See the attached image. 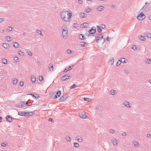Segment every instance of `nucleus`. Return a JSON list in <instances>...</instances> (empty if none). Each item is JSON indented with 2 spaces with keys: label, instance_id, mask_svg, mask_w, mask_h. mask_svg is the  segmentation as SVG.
I'll return each mask as SVG.
<instances>
[{
  "label": "nucleus",
  "instance_id": "11",
  "mask_svg": "<svg viewBox=\"0 0 151 151\" xmlns=\"http://www.w3.org/2000/svg\"><path fill=\"white\" fill-rule=\"evenodd\" d=\"M6 120L8 122H12L14 118L9 115H7L6 117Z\"/></svg>",
  "mask_w": 151,
  "mask_h": 151
},
{
  "label": "nucleus",
  "instance_id": "2",
  "mask_svg": "<svg viewBox=\"0 0 151 151\" xmlns=\"http://www.w3.org/2000/svg\"><path fill=\"white\" fill-rule=\"evenodd\" d=\"M18 114L19 115L22 116H28L35 114V113L32 111L25 112V111H19L18 112Z\"/></svg>",
  "mask_w": 151,
  "mask_h": 151
},
{
  "label": "nucleus",
  "instance_id": "17",
  "mask_svg": "<svg viewBox=\"0 0 151 151\" xmlns=\"http://www.w3.org/2000/svg\"><path fill=\"white\" fill-rule=\"evenodd\" d=\"M26 106L25 105H23L22 104V103L21 102L18 104L17 105V106L19 108H22L24 106Z\"/></svg>",
  "mask_w": 151,
  "mask_h": 151
},
{
  "label": "nucleus",
  "instance_id": "26",
  "mask_svg": "<svg viewBox=\"0 0 151 151\" xmlns=\"http://www.w3.org/2000/svg\"><path fill=\"white\" fill-rule=\"evenodd\" d=\"M79 38L81 40H84L85 39V38L83 35L80 34L79 35Z\"/></svg>",
  "mask_w": 151,
  "mask_h": 151
},
{
  "label": "nucleus",
  "instance_id": "10",
  "mask_svg": "<svg viewBox=\"0 0 151 151\" xmlns=\"http://www.w3.org/2000/svg\"><path fill=\"white\" fill-rule=\"evenodd\" d=\"M61 91H59L57 92L55 94V96L54 97V99H56L58 97H59L61 94Z\"/></svg>",
  "mask_w": 151,
  "mask_h": 151
},
{
  "label": "nucleus",
  "instance_id": "12",
  "mask_svg": "<svg viewBox=\"0 0 151 151\" xmlns=\"http://www.w3.org/2000/svg\"><path fill=\"white\" fill-rule=\"evenodd\" d=\"M123 104L126 107L128 108H131V106H130L129 103L127 101H125L123 103Z\"/></svg>",
  "mask_w": 151,
  "mask_h": 151
},
{
  "label": "nucleus",
  "instance_id": "63",
  "mask_svg": "<svg viewBox=\"0 0 151 151\" xmlns=\"http://www.w3.org/2000/svg\"><path fill=\"white\" fill-rule=\"evenodd\" d=\"M106 40L107 41H109L110 39H109V37H107L106 38Z\"/></svg>",
  "mask_w": 151,
  "mask_h": 151
},
{
  "label": "nucleus",
  "instance_id": "56",
  "mask_svg": "<svg viewBox=\"0 0 151 151\" xmlns=\"http://www.w3.org/2000/svg\"><path fill=\"white\" fill-rule=\"evenodd\" d=\"M67 52L68 54H70L72 52L70 50L68 49L67 50Z\"/></svg>",
  "mask_w": 151,
  "mask_h": 151
},
{
  "label": "nucleus",
  "instance_id": "21",
  "mask_svg": "<svg viewBox=\"0 0 151 151\" xmlns=\"http://www.w3.org/2000/svg\"><path fill=\"white\" fill-rule=\"evenodd\" d=\"M138 37L139 38V39L142 41H145V40H146V39H145V37L144 36H142V35H139Z\"/></svg>",
  "mask_w": 151,
  "mask_h": 151
},
{
  "label": "nucleus",
  "instance_id": "31",
  "mask_svg": "<svg viewBox=\"0 0 151 151\" xmlns=\"http://www.w3.org/2000/svg\"><path fill=\"white\" fill-rule=\"evenodd\" d=\"M116 91L114 90H111L110 91V93L111 95H114L115 94Z\"/></svg>",
  "mask_w": 151,
  "mask_h": 151
},
{
  "label": "nucleus",
  "instance_id": "30",
  "mask_svg": "<svg viewBox=\"0 0 151 151\" xmlns=\"http://www.w3.org/2000/svg\"><path fill=\"white\" fill-rule=\"evenodd\" d=\"M64 96H60L59 98L60 101H65V98H64Z\"/></svg>",
  "mask_w": 151,
  "mask_h": 151
},
{
  "label": "nucleus",
  "instance_id": "52",
  "mask_svg": "<svg viewBox=\"0 0 151 151\" xmlns=\"http://www.w3.org/2000/svg\"><path fill=\"white\" fill-rule=\"evenodd\" d=\"M79 4H82L83 3V0H78Z\"/></svg>",
  "mask_w": 151,
  "mask_h": 151
},
{
  "label": "nucleus",
  "instance_id": "29",
  "mask_svg": "<svg viewBox=\"0 0 151 151\" xmlns=\"http://www.w3.org/2000/svg\"><path fill=\"white\" fill-rule=\"evenodd\" d=\"M65 139L68 142H70L71 141V138L68 135L65 136Z\"/></svg>",
  "mask_w": 151,
  "mask_h": 151
},
{
  "label": "nucleus",
  "instance_id": "14",
  "mask_svg": "<svg viewBox=\"0 0 151 151\" xmlns=\"http://www.w3.org/2000/svg\"><path fill=\"white\" fill-rule=\"evenodd\" d=\"M112 143L114 146L116 145L118 143V140L116 139H114L112 140Z\"/></svg>",
  "mask_w": 151,
  "mask_h": 151
},
{
  "label": "nucleus",
  "instance_id": "15",
  "mask_svg": "<svg viewBox=\"0 0 151 151\" xmlns=\"http://www.w3.org/2000/svg\"><path fill=\"white\" fill-rule=\"evenodd\" d=\"M104 7L103 6L100 5L97 7L96 9L97 10L99 11H101L104 9Z\"/></svg>",
  "mask_w": 151,
  "mask_h": 151
},
{
  "label": "nucleus",
  "instance_id": "43",
  "mask_svg": "<svg viewBox=\"0 0 151 151\" xmlns=\"http://www.w3.org/2000/svg\"><path fill=\"white\" fill-rule=\"evenodd\" d=\"M109 132L110 133L113 134L114 133L115 131L113 129H111L109 130Z\"/></svg>",
  "mask_w": 151,
  "mask_h": 151
},
{
  "label": "nucleus",
  "instance_id": "5",
  "mask_svg": "<svg viewBox=\"0 0 151 151\" xmlns=\"http://www.w3.org/2000/svg\"><path fill=\"white\" fill-rule=\"evenodd\" d=\"M146 17L145 15L143 14L142 12L140 13L137 17V19L139 20H142Z\"/></svg>",
  "mask_w": 151,
  "mask_h": 151
},
{
  "label": "nucleus",
  "instance_id": "13",
  "mask_svg": "<svg viewBox=\"0 0 151 151\" xmlns=\"http://www.w3.org/2000/svg\"><path fill=\"white\" fill-rule=\"evenodd\" d=\"M31 81L32 83H35L36 81V78L35 76L32 75L30 76Z\"/></svg>",
  "mask_w": 151,
  "mask_h": 151
},
{
  "label": "nucleus",
  "instance_id": "35",
  "mask_svg": "<svg viewBox=\"0 0 151 151\" xmlns=\"http://www.w3.org/2000/svg\"><path fill=\"white\" fill-rule=\"evenodd\" d=\"M79 144L77 143L74 142L73 143V146L75 147H79Z\"/></svg>",
  "mask_w": 151,
  "mask_h": 151
},
{
  "label": "nucleus",
  "instance_id": "4",
  "mask_svg": "<svg viewBox=\"0 0 151 151\" xmlns=\"http://www.w3.org/2000/svg\"><path fill=\"white\" fill-rule=\"evenodd\" d=\"M68 29L67 27L65 29H63L62 31V35L63 38H66L68 36Z\"/></svg>",
  "mask_w": 151,
  "mask_h": 151
},
{
  "label": "nucleus",
  "instance_id": "44",
  "mask_svg": "<svg viewBox=\"0 0 151 151\" xmlns=\"http://www.w3.org/2000/svg\"><path fill=\"white\" fill-rule=\"evenodd\" d=\"M43 78L42 76H40L39 77V80L42 82L43 81Z\"/></svg>",
  "mask_w": 151,
  "mask_h": 151
},
{
  "label": "nucleus",
  "instance_id": "55",
  "mask_svg": "<svg viewBox=\"0 0 151 151\" xmlns=\"http://www.w3.org/2000/svg\"><path fill=\"white\" fill-rule=\"evenodd\" d=\"M1 145L2 146L4 147L6 146V144L5 143H2L1 144Z\"/></svg>",
  "mask_w": 151,
  "mask_h": 151
},
{
  "label": "nucleus",
  "instance_id": "6",
  "mask_svg": "<svg viewBox=\"0 0 151 151\" xmlns=\"http://www.w3.org/2000/svg\"><path fill=\"white\" fill-rule=\"evenodd\" d=\"M71 78V76L68 75H65L61 77V79L63 81H64L68 79H70Z\"/></svg>",
  "mask_w": 151,
  "mask_h": 151
},
{
  "label": "nucleus",
  "instance_id": "32",
  "mask_svg": "<svg viewBox=\"0 0 151 151\" xmlns=\"http://www.w3.org/2000/svg\"><path fill=\"white\" fill-rule=\"evenodd\" d=\"M36 32L38 34H40L41 35L43 36V35L42 33V31L40 30H39L38 29H37L36 30Z\"/></svg>",
  "mask_w": 151,
  "mask_h": 151
},
{
  "label": "nucleus",
  "instance_id": "41",
  "mask_svg": "<svg viewBox=\"0 0 151 151\" xmlns=\"http://www.w3.org/2000/svg\"><path fill=\"white\" fill-rule=\"evenodd\" d=\"M77 87L75 84H73L70 88V89H73Z\"/></svg>",
  "mask_w": 151,
  "mask_h": 151
},
{
  "label": "nucleus",
  "instance_id": "53",
  "mask_svg": "<svg viewBox=\"0 0 151 151\" xmlns=\"http://www.w3.org/2000/svg\"><path fill=\"white\" fill-rule=\"evenodd\" d=\"M18 59H19L17 57H14V59L15 61L17 62L18 61Z\"/></svg>",
  "mask_w": 151,
  "mask_h": 151
},
{
  "label": "nucleus",
  "instance_id": "47",
  "mask_svg": "<svg viewBox=\"0 0 151 151\" xmlns=\"http://www.w3.org/2000/svg\"><path fill=\"white\" fill-rule=\"evenodd\" d=\"M121 62L120 60H119L117 62L116 65L119 66L121 64Z\"/></svg>",
  "mask_w": 151,
  "mask_h": 151
},
{
  "label": "nucleus",
  "instance_id": "61",
  "mask_svg": "<svg viewBox=\"0 0 151 151\" xmlns=\"http://www.w3.org/2000/svg\"><path fill=\"white\" fill-rule=\"evenodd\" d=\"M63 96H64V98H65V100L68 97V96L67 95H65Z\"/></svg>",
  "mask_w": 151,
  "mask_h": 151
},
{
  "label": "nucleus",
  "instance_id": "60",
  "mask_svg": "<svg viewBox=\"0 0 151 151\" xmlns=\"http://www.w3.org/2000/svg\"><path fill=\"white\" fill-rule=\"evenodd\" d=\"M28 54L30 56H32V52L30 51L28 53Z\"/></svg>",
  "mask_w": 151,
  "mask_h": 151
},
{
  "label": "nucleus",
  "instance_id": "64",
  "mask_svg": "<svg viewBox=\"0 0 151 151\" xmlns=\"http://www.w3.org/2000/svg\"><path fill=\"white\" fill-rule=\"evenodd\" d=\"M148 18L149 20H151V15H150L148 17Z\"/></svg>",
  "mask_w": 151,
  "mask_h": 151
},
{
  "label": "nucleus",
  "instance_id": "28",
  "mask_svg": "<svg viewBox=\"0 0 151 151\" xmlns=\"http://www.w3.org/2000/svg\"><path fill=\"white\" fill-rule=\"evenodd\" d=\"M1 62L3 64H7L8 62L7 60L4 58L1 60Z\"/></svg>",
  "mask_w": 151,
  "mask_h": 151
},
{
  "label": "nucleus",
  "instance_id": "33",
  "mask_svg": "<svg viewBox=\"0 0 151 151\" xmlns=\"http://www.w3.org/2000/svg\"><path fill=\"white\" fill-rule=\"evenodd\" d=\"M97 29L98 32H100L102 31V29L100 28H101L99 26H97Z\"/></svg>",
  "mask_w": 151,
  "mask_h": 151
},
{
  "label": "nucleus",
  "instance_id": "62",
  "mask_svg": "<svg viewBox=\"0 0 151 151\" xmlns=\"http://www.w3.org/2000/svg\"><path fill=\"white\" fill-rule=\"evenodd\" d=\"M147 136L148 138H150L151 137V135L150 134H147Z\"/></svg>",
  "mask_w": 151,
  "mask_h": 151
},
{
  "label": "nucleus",
  "instance_id": "19",
  "mask_svg": "<svg viewBox=\"0 0 151 151\" xmlns=\"http://www.w3.org/2000/svg\"><path fill=\"white\" fill-rule=\"evenodd\" d=\"M114 62V59L113 58H110L109 60V61L108 63L109 65H112Z\"/></svg>",
  "mask_w": 151,
  "mask_h": 151
},
{
  "label": "nucleus",
  "instance_id": "46",
  "mask_svg": "<svg viewBox=\"0 0 151 151\" xmlns=\"http://www.w3.org/2000/svg\"><path fill=\"white\" fill-rule=\"evenodd\" d=\"M49 68L51 71H53V65H52L50 67H49Z\"/></svg>",
  "mask_w": 151,
  "mask_h": 151
},
{
  "label": "nucleus",
  "instance_id": "40",
  "mask_svg": "<svg viewBox=\"0 0 151 151\" xmlns=\"http://www.w3.org/2000/svg\"><path fill=\"white\" fill-rule=\"evenodd\" d=\"M17 81H18V80L17 79L13 80V83L14 84H16L17 83Z\"/></svg>",
  "mask_w": 151,
  "mask_h": 151
},
{
  "label": "nucleus",
  "instance_id": "54",
  "mask_svg": "<svg viewBox=\"0 0 151 151\" xmlns=\"http://www.w3.org/2000/svg\"><path fill=\"white\" fill-rule=\"evenodd\" d=\"M139 145V143L137 142H135V144H134V146L135 147H137L138 145Z\"/></svg>",
  "mask_w": 151,
  "mask_h": 151
},
{
  "label": "nucleus",
  "instance_id": "22",
  "mask_svg": "<svg viewBox=\"0 0 151 151\" xmlns=\"http://www.w3.org/2000/svg\"><path fill=\"white\" fill-rule=\"evenodd\" d=\"M80 17L81 18H86V16H85V14L83 12H80L79 14Z\"/></svg>",
  "mask_w": 151,
  "mask_h": 151
},
{
  "label": "nucleus",
  "instance_id": "38",
  "mask_svg": "<svg viewBox=\"0 0 151 151\" xmlns=\"http://www.w3.org/2000/svg\"><path fill=\"white\" fill-rule=\"evenodd\" d=\"M84 100L85 101H91V99H90L88 98H84Z\"/></svg>",
  "mask_w": 151,
  "mask_h": 151
},
{
  "label": "nucleus",
  "instance_id": "20",
  "mask_svg": "<svg viewBox=\"0 0 151 151\" xmlns=\"http://www.w3.org/2000/svg\"><path fill=\"white\" fill-rule=\"evenodd\" d=\"M76 139L79 142H81L83 141L82 137L79 136H76Z\"/></svg>",
  "mask_w": 151,
  "mask_h": 151
},
{
  "label": "nucleus",
  "instance_id": "1",
  "mask_svg": "<svg viewBox=\"0 0 151 151\" xmlns=\"http://www.w3.org/2000/svg\"><path fill=\"white\" fill-rule=\"evenodd\" d=\"M72 15L71 12H68L66 11H63L60 13V16L61 18L65 21L68 22L69 21Z\"/></svg>",
  "mask_w": 151,
  "mask_h": 151
},
{
  "label": "nucleus",
  "instance_id": "36",
  "mask_svg": "<svg viewBox=\"0 0 151 151\" xmlns=\"http://www.w3.org/2000/svg\"><path fill=\"white\" fill-rule=\"evenodd\" d=\"M137 46L135 45H133L132 46V48L133 50H135L137 49Z\"/></svg>",
  "mask_w": 151,
  "mask_h": 151
},
{
  "label": "nucleus",
  "instance_id": "59",
  "mask_svg": "<svg viewBox=\"0 0 151 151\" xmlns=\"http://www.w3.org/2000/svg\"><path fill=\"white\" fill-rule=\"evenodd\" d=\"M48 121L49 122H52L53 121V120L51 118H50L48 119Z\"/></svg>",
  "mask_w": 151,
  "mask_h": 151
},
{
  "label": "nucleus",
  "instance_id": "57",
  "mask_svg": "<svg viewBox=\"0 0 151 151\" xmlns=\"http://www.w3.org/2000/svg\"><path fill=\"white\" fill-rule=\"evenodd\" d=\"M122 135L123 136H125L126 135V133L125 132H123L122 134Z\"/></svg>",
  "mask_w": 151,
  "mask_h": 151
},
{
  "label": "nucleus",
  "instance_id": "48",
  "mask_svg": "<svg viewBox=\"0 0 151 151\" xmlns=\"http://www.w3.org/2000/svg\"><path fill=\"white\" fill-rule=\"evenodd\" d=\"M106 27V26L105 25V24H102L101 25V27H100L102 29H104Z\"/></svg>",
  "mask_w": 151,
  "mask_h": 151
},
{
  "label": "nucleus",
  "instance_id": "25",
  "mask_svg": "<svg viewBox=\"0 0 151 151\" xmlns=\"http://www.w3.org/2000/svg\"><path fill=\"white\" fill-rule=\"evenodd\" d=\"M82 25L83 26L82 27H86L88 26L89 24L88 23L84 22L82 24Z\"/></svg>",
  "mask_w": 151,
  "mask_h": 151
},
{
  "label": "nucleus",
  "instance_id": "39",
  "mask_svg": "<svg viewBox=\"0 0 151 151\" xmlns=\"http://www.w3.org/2000/svg\"><path fill=\"white\" fill-rule=\"evenodd\" d=\"M18 53L19 55H20L21 56L23 55L24 54V52H22L21 51H19Z\"/></svg>",
  "mask_w": 151,
  "mask_h": 151
},
{
  "label": "nucleus",
  "instance_id": "8",
  "mask_svg": "<svg viewBox=\"0 0 151 151\" xmlns=\"http://www.w3.org/2000/svg\"><path fill=\"white\" fill-rule=\"evenodd\" d=\"M144 35L148 38H151V33L148 31L145 32L144 33Z\"/></svg>",
  "mask_w": 151,
  "mask_h": 151
},
{
  "label": "nucleus",
  "instance_id": "45",
  "mask_svg": "<svg viewBox=\"0 0 151 151\" xmlns=\"http://www.w3.org/2000/svg\"><path fill=\"white\" fill-rule=\"evenodd\" d=\"M6 40L8 41H10L11 40V37L9 36H7L6 37Z\"/></svg>",
  "mask_w": 151,
  "mask_h": 151
},
{
  "label": "nucleus",
  "instance_id": "23",
  "mask_svg": "<svg viewBox=\"0 0 151 151\" xmlns=\"http://www.w3.org/2000/svg\"><path fill=\"white\" fill-rule=\"evenodd\" d=\"M19 44L16 42H14V43L13 46L16 48H18L19 47Z\"/></svg>",
  "mask_w": 151,
  "mask_h": 151
},
{
  "label": "nucleus",
  "instance_id": "34",
  "mask_svg": "<svg viewBox=\"0 0 151 151\" xmlns=\"http://www.w3.org/2000/svg\"><path fill=\"white\" fill-rule=\"evenodd\" d=\"M145 62L146 63H148V64H150V63L149 62H151V59L149 58H147V59L145 60Z\"/></svg>",
  "mask_w": 151,
  "mask_h": 151
},
{
  "label": "nucleus",
  "instance_id": "27",
  "mask_svg": "<svg viewBox=\"0 0 151 151\" xmlns=\"http://www.w3.org/2000/svg\"><path fill=\"white\" fill-rule=\"evenodd\" d=\"M21 102L22 103V104H23V105H27V106H30L32 105V104H28L25 101H22Z\"/></svg>",
  "mask_w": 151,
  "mask_h": 151
},
{
  "label": "nucleus",
  "instance_id": "9",
  "mask_svg": "<svg viewBox=\"0 0 151 151\" xmlns=\"http://www.w3.org/2000/svg\"><path fill=\"white\" fill-rule=\"evenodd\" d=\"M79 116L82 118L85 119L87 117V115L85 112H81L79 114Z\"/></svg>",
  "mask_w": 151,
  "mask_h": 151
},
{
  "label": "nucleus",
  "instance_id": "3",
  "mask_svg": "<svg viewBox=\"0 0 151 151\" xmlns=\"http://www.w3.org/2000/svg\"><path fill=\"white\" fill-rule=\"evenodd\" d=\"M96 29L95 27H92L91 29L89 30L88 33H86V35L88 36L90 35V34H93L96 32Z\"/></svg>",
  "mask_w": 151,
  "mask_h": 151
},
{
  "label": "nucleus",
  "instance_id": "51",
  "mask_svg": "<svg viewBox=\"0 0 151 151\" xmlns=\"http://www.w3.org/2000/svg\"><path fill=\"white\" fill-rule=\"evenodd\" d=\"M5 20V19L4 18H0V23H1L4 22Z\"/></svg>",
  "mask_w": 151,
  "mask_h": 151
},
{
  "label": "nucleus",
  "instance_id": "16",
  "mask_svg": "<svg viewBox=\"0 0 151 151\" xmlns=\"http://www.w3.org/2000/svg\"><path fill=\"white\" fill-rule=\"evenodd\" d=\"M2 47L4 48L8 49L9 47V45L7 43H4L2 45Z\"/></svg>",
  "mask_w": 151,
  "mask_h": 151
},
{
  "label": "nucleus",
  "instance_id": "58",
  "mask_svg": "<svg viewBox=\"0 0 151 151\" xmlns=\"http://www.w3.org/2000/svg\"><path fill=\"white\" fill-rule=\"evenodd\" d=\"M78 24L77 23H75L73 24V26L75 27H77Z\"/></svg>",
  "mask_w": 151,
  "mask_h": 151
},
{
  "label": "nucleus",
  "instance_id": "18",
  "mask_svg": "<svg viewBox=\"0 0 151 151\" xmlns=\"http://www.w3.org/2000/svg\"><path fill=\"white\" fill-rule=\"evenodd\" d=\"M72 68L70 66H69V67H68V68H67V67H66L65 68V69H64V70L63 71V72H64V73H66L67 71H69V70H70Z\"/></svg>",
  "mask_w": 151,
  "mask_h": 151
},
{
  "label": "nucleus",
  "instance_id": "24",
  "mask_svg": "<svg viewBox=\"0 0 151 151\" xmlns=\"http://www.w3.org/2000/svg\"><path fill=\"white\" fill-rule=\"evenodd\" d=\"M86 12L87 13H89L91 12L92 10L91 9L90 7L86 8L85 9Z\"/></svg>",
  "mask_w": 151,
  "mask_h": 151
},
{
  "label": "nucleus",
  "instance_id": "42",
  "mask_svg": "<svg viewBox=\"0 0 151 151\" xmlns=\"http://www.w3.org/2000/svg\"><path fill=\"white\" fill-rule=\"evenodd\" d=\"M121 62H122L123 63H126V62L125 61V59L124 58H122L120 60Z\"/></svg>",
  "mask_w": 151,
  "mask_h": 151
},
{
  "label": "nucleus",
  "instance_id": "49",
  "mask_svg": "<svg viewBox=\"0 0 151 151\" xmlns=\"http://www.w3.org/2000/svg\"><path fill=\"white\" fill-rule=\"evenodd\" d=\"M24 84V82L23 81H21L19 83V85L21 86H23Z\"/></svg>",
  "mask_w": 151,
  "mask_h": 151
},
{
  "label": "nucleus",
  "instance_id": "37",
  "mask_svg": "<svg viewBox=\"0 0 151 151\" xmlns=\"http://www.w3.org/2000/svg\"><path fill=\"white\" fill-rule=\"evenodd\" d=\"M86 44V43L84 42H82L81 43L80 45L81 47H85V45Z\"/></svg>",
  "mask_w": 151,
  "mask_h": 151
},
{
  "label": "nucleus",
  "instance_id": "7",
  "mask_svg": "<svg viewBox=\"0 0 151 151\" xmlns=\"http://www.w3.org/2000/svg\"><path fill=\"white\" fill-rule=\"evenodd\" d=\"M104 35L102 34H100L98 36L96 37V42H98L100 40H101L103 39Z\"/></svg>",
  "mask_w": 151,
  "mask_h": 151
},
{
  "label": "nucleus",
  "instance_id": "50",
  "mask_svg": "<svg viewBox=\"0 0 151 151\" xmlns=\"http://www.w3.org/2000/svg\"><path fill=\"white\" fill-rule=\"evenodd\" d=\"M7 29L8 30H9L10 31H11L12 30V27H9Z\"/></svg>",
  "mask_w": 151,
  "mask_h": 151
}]
</instances>
